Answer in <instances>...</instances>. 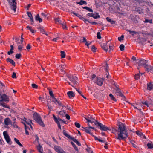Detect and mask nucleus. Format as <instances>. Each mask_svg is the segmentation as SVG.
Instances as JSON below:
<instances>
[{
	"mask_svg": "<svg viewBox=\"0 0 153 153\" xmlns=\"http://www.w3.org/2000/svg\"><path fill=\"white\" fill-rule=\"evenodd\" d=\"M27 14L28 15V16L29 18H30L32 17H33L32 16V14H31V13L30 12H27Z\"/></svg>",
	"mask_w": 153,
	"mask_h": 153,
	"instance_id": "obj_54",
	"label": "nucleus"
},
{
	"mask_svg": "<svg viewBox=\"0 0 153 153\" xmlns=\"http://www.w3.org/2000/svg\"><path fill=\"white\" fill-rule=\"evenodd\" d=\"M67 76L69 79L70 81L74 85L76 84L77 83V78L76 76H73L71 75H68Z\"/></svg>",
	"mask_w": 153,
	"mask_h": 153,
	"instance_id": "obj_4",
	"label": "nucleus"
},
{
	"mask_svg": "<svg viewBox=\"0 0 153 153\" xmlns=\"http://www.w3.org/2000/svg\"><path fill=\"white\" fill-rule=\"evenodd\" d=\"M77 3L78 4L80 5H82L83 4H84L85 5H86L87 4V2L83 0H81L79 2H77Z\"/></svg>",
	"mask_w": 153,
	"mask_h": 153,
	"instance_id": "obj_26",
	"label": "nucleus"
},
{
	"mask_svg": "<svg viewBox=\"0 0 153 153\" xmlns=\"http://www.w3.org/2000/svg\"><path fill=\"white\" fill-rule=\"evenodd\" d=\"M65 117L66 119L68 120H69L70 118L69 115L67 114H65Z\"/></svg>",
	"mask_w": 153,
	"mask_h": 153,
	"instance_id": "obj_62",
	"label": "nucleus"
},
{
	"mask_svg": "<svg viewBox=\"0 0 153 153\" xmlns=\"http://www.w3.org/2000/svg\"><path fill=\"white\" fill-rule=\"evenodd\" d=\"M4 124L8 126L12 124V121L9 118H7L4 119Z\"/></svg>",
	"mask_w": 153,
	"mask_h": 153,
	"instance_id": "obj_15",
	"label": "nucleus"
},
{
	"mask_svg": "<svg viewBox=\"0 0 153 153\" xmlns=\"http://www.w3.org/2000/svg\"><path fill=\"white\" fill-rule=\"evenodd\" d=\"M130 142L132 144L133 146L134 147L136 148L137 147L136 146V145L134 144V143H135V142L134 141L131 140H130Z\"/></svg>",
	"mask_w": 153,
	"mask_h": 153,
	"instance_id": "obj_36",
	"label": "nucleus"
},
{
	"mask_svg": "<svg viewBox=\"0 0 153 153\" xmlns=\"http://www.w3.org/2000/svg\"><path fill=\"white\" fill-rule=\"evenodd\" d=\"M23 48V47L21 45H19L18 46V49L20 51H21L22 49Z\"/></svg>",
	"mask_w": 153,
	"mask_h": 153,
	"instance_id": "obj_63",
	"label": "nucleus"
},
{
	"mask_svg": "<svg viewBox=\"0 0 153 153\" xmlns=\"http://www.w3.org/2000/svg\"><path fill=\"white\" fill-rule=\"evenodd\" d=\"M53 99L52 100V102H54V103H56V102H58V101L57 100L56 98L54 97H53Z\"/></svg>",
	"mask_w": 153,
	"mask_h": 153,
	"instance_id": "obj_47",
	"label": "nucleus"
},
{
	"mask_svg": "<svg viewBox=\"0 0 153 153\" xmlns=\"http://www.w3.org/2000/svg\"><path fill=\"white\" fill-rule=\"evenodd\" d=\"M71 144L74 147V148L77 151H78V149L77 147V146H76V145L75 144L72 142H71Z\"/></svg>",
	"mask_w": 153,
	"mask_h": 153,
	"instance_id": "obj_30",
	"label": "nucleus"
},
{
	"mask_svg": "<svg viewBox=\"0 0 153 153\" xmlns=\"http://www.w3.org/2000/svg\"><path fill=\"white\" fill-rule=\"evenodd\" d=\"M53 117L54 120L56 123L59 122L58 121V118H57L54 114H53Z\"/></svg>",
	"mask_w": 153,
	"mask_h": 153,
	"instance_id": "obj_40",
	"label": "nucleus"
},
{
	"mask_svg": "<svg viewBox=\"0 0 153 153\" xmlns=\"http://www.w3.org/2000/svg\"><path fill=\"white\" fill-rule=\"evenodd\" d=\"M7 1L9 4L11 9L15 12L16 8V0H7Z\"/></svg>",
	"mask_w": 153,
	"mask_h": 153,
	"instance_id": "obj_3",
	"label": "nucleus"
},
{
	"mask_svg": "<svg viewBox=\"0 0 153 153\" xmlns=\"http://www.w3.org/2000/svg\"><path fill=\"white\" fill-rule=\"evenodd\" d=\"M116 92H115L117 96H120L122 97L123 98H126L122 94L121 91V90L120 89H116Z\"/></svg>",
	"mask_w": 153,
	"mask_h": 153,
	"instance_id": "obj_11",
	"label": "nucleus"
},
{
	"mask_svg": "<svg viewBox=\"0 0 153 153\" xmlns=\"http://www.w3.org/2000/svg\"><path fill=\"white\" fill-rule=\"evenodd\" d=\"M59 114L61 115L63 117H64V115L65 114L66 112L64 110H62H62L59 112Z\"/></svg>",
	"mask_w": 153,
	"mask_h": 153,
	"instance_id": "obj_27",
	"label": "nucleus"
},
{
	"mask_svg": "<svg viewBox=\"0 0 153 153\" xmlns=\"http://www.w3.org/2000/svg\"><path fill=\"white\" fill-rule=\"evenodd\" d=\"M97 38L99 39H100L101 37V33L100 32H98L97 33Z\"/></svg>",
	"mask_w": 153,
	"mask_h": 153,
	"instance_id": "obj_46",
	"label": "nucleus"
},
{
	"mask_svg": "<svg viewBox=\"0 0 153 153\" xmlns=\"http://www.w3.org/2000/svg\"><path fill=\"white\" fill-rule=\"evenodd\" d=\"M136 134L137 135L140 136V137H143L144 138L146 139V137L143 134L140 132V131H137L136 132Z\"/></svg>",
	"mask_w": 153,
	"mask_h": 153,
	"instance_id": "obj_18",
	"label": "nucleus"
},
{
	"mask_svg": "<svg viewBox=\"0 0 153 153\" xmlns=\"http://www.w3.org/2000/svg\"><path fill=\"white\" fill-rule=\"evenodd\" d=\"M30 46V45L29 44H28L26 47V48L28 50L30 49L31 48Z\"/></svg>",
	"mask_w": 153,
	"mask_h": 153,
	"instance_id": "obj_64",
	"label": "nucleus"
},
{
	"mask_svg": "<svg viewBox=\"0 0 153 153\" xmlns=\"http://www.w3.org/2000/svg\"><path fill=\"white\" fill-rule=\"evenodd\" d=\"M0 98L3 99L4 101L5 102H8L9 101V99L7 97V95L5 94H4L1 95Z\"/></svg>",
	"mask_w": 153,
	"mask_h": 153,
	"instance_id": "obj_10",
	"label": "nucleus"
},
{
	"mask_svg": "<svg viewBox=\"0 0 153 153\" xmlns=\"http://www.w3.org/2000/svg\"><path fill=\"white\" fill-rule=\"evenodd\" d=\"M83 8L84 9H85L87 10H88V11H89V12H93V11L92 9H91L87 7H83Z\"/></svg>",
	"mask_w": 153,
	"mask_h": 153,
	"instance_id": "obj_31",
	"label": "nucleus"
},
{
	"mask_svg": "<svg viewBox=\"0 0 153 153\" xmlns=\"http://www.w3.org/2000/svg\"><path fill=\"white\" fill-rule=\"evenodd\" d=\"M104 79V78H97L96 82L97 84L100 86L102 85Z\"/></svg>",
	"mask_w": 153,
	"mask_h": 153,
	"instance_id": "obj_12",
	"label": "nucleus"
},
{
	"mask_svg": "<svg viewBox=\"0 0 153 153\" xmlns=\"http://www.w3.org/2000/svg\"><path fill=\"white\" fill-rule=\"evenodd\" d=\"M83 131H85L87 133H88L91 135H92V133L91 132V129H94V127H92L90 126H89L88 127H86L85 128L82 127H81Z\"/></svg>",
	"mask_w": 153,
	"mask_h": 153,
	"instance_id": "obj_7",
	"label": "nucleus"
},
{
	"mask_svg": "<svg viewBox=\"0 0 153 153\" xmlns=\"http://www.w3.org/2000/svg\"><path fill=\"white\" fill-rule=\"evenodd\" d=\"M145 68L148 72H151L153 73V67L149 65H148L145 67Z\"/></svg>",
	"mask_w": 153,
	"mask_h": 153,
	"instance_id": "obj_13",
	"label": "nucleus"
},
{
	"mask_svg": "<svg viewBox=\"0 0 153 153\" xmlns=\"http://www.w3.org/2000/svg\"><path fill=\"white\" fill-rule=\"evenodd\" d=\"M106 19L108 21L110 22L112 24H115L116 21L111 20V19L107 17Z\"/></svg>",
	"mask_w": 153,
	"mask_h": 153,
	"instance_id": "obj_23",
	"label": "nucleus"
},
{
	"mask_svg": "<svg viewBox=\"0 0 153 153\" xmlns=\"http://www.w3.org/2000/svg\"><path fill=\"white\" fill-rule=\"evenodd\" d=\"M147 146L149 149L153 148V144L152 143H148L147 144Z\"/></svg>",
	"mask_w": 153,
	"mask_h": 153,
	"instance_id": "obj_34",
	"label": "nucleus"
},
{
	"mask_svg": "<svg viewBox=\"0 0 153 153\" xmlns=\"http://www.w3.org/2000/svg\"><path fill=\"white\" fill-rule=\"evenodd\" d=\"M82 66V65H76V67L78 70L80 69Z\"/></svg>",
	"mask_w": 153,
	"mask_h": 153,
	"instance_id": "obj_59",
	"label": "nucleus"
},
{
	"mask_svg": "<svg viewBox=\"0 0 153 153\" xmlns=\"http://www.w3.org/2000/svg\"><path fill=\"white\" fill-rule=\"evenodd\" d=\"M33 117L34 119L38 123L39 125L44 127L45 125L43 122L42 121L41 117L36 112H35L33 114Z\"/></svg>",
	"mask_w": 153,
	"mask_h": 153,
	"instance_id": "obj_2",
	"label": "nucleus"
},
{
	"mask_svg": "<svg viewBox=\"0 0 153 153\" xmlns=\"http://www.w3.org/2000/svg\"><path fill=\"white\" fill-rule=\"evenodd\" d=\"M35 19L37 21H38L39 22H42V19L40 18L39 14L36 15L35 17Z\"/></svg>",
	"mask_w": 153,
	"mask_h": 153,
	"instance_id": "obj_24",
	"label": "nucleus"
},
{
	"mask_svg": "<svg viewBox=\"0 0 153 153\" xmlns=\"http://www.w3.org/2000/svg\"><path fill=\"white\" fill-rule=\"evenodd\" d=\"M54 149L58 153H65L61 148L57 146H54Z\"/></svg>",
	"mask_w": 153,
	"mask_h": 153,
	"instance_id": "obj_9",
	"label": "nucleus"
},
{
	"mask_svg": "<svg viewBox=\"0 0 153 153\" xmlns=\"http://www.w3.org/2000/svg\"><path fill=\"white\" fill-rule=\"evenodd\" d=\"M37 149L39 152L40 153H42V148L39 143V146H37Z\"/></svg>",
	"mask_w": 153,
	"mask_h": 153,
	"instance_id": "obj_22",
	"label": "nucleus"
},
{
	"mask_svg": "<svg viewBox=\"0 0 153 153\" xmlns=\"http://www.w3.org/2000/svg\"><path fill=\"white\" fill-rule=\"evenodd\" d=\"M140 76V73L137 74H135L134 76V78L136 80H138Z\"/></svg>",
	"mask_w": 153,
	"mask_h": 153,
	"instance_id": "obj_32",
	"label": "nucleus"
},
{
	"mask_svg": "<svg viewBox=\"0 0 153 153\" xmlns=\"http://www.w3.org/2000/svg\"><path fill=\"white\" fill-rule=\"evenodd\" d=\"M87 15L89 16L93 17L95 19H97L98 18H100V15L96 16L94 14L90 13H88L87 14Z\"/></svg>",
	"mask_w": 153,
	"mask_h": 153,
	"instance_id": "obj_16",
	"label": "nucleus"
},
{
	"mask_svg": "<svg viewBox=\"0 0 153 153\" xmlns=\"http://www.w3.org/2000/svg\"><path fill=\"white\" fill-rule=\"evenodd\" d=\"M49 94L52 98L54 97V95L53 94V92L50 89H49Z\"/></svg>",
	"mask_w": 153,
	"mask_h": 153,
	"instance_id": "obj_39",
	"label": "nucleus"
},
{
	"mask_svg": "<svg viewBox=\"0 0 153 153\" xmlns=\"http://www.w3.org/2000/svg\"><path fill=\"white\" fill-rule=\"evenodd\" d=\"M91 49L92 51L93 52H95L96 51V50L97 49V48L96 47H95L93 45L91 47Z\"/></svg>",
	"mask_w": 153,
	"mask_h": 153,
	"instance_id": "obj_41",
	"label": "nucleus"
},
{
	"mask_svg": "<svg viewBox=\"0 0 153 153\" xmlns=\"http://www.w3.org/2000/svg\"><path fill=\"white\" fill-rule=\"evenodd\" d=\"M124 37V35H122L121 37H119L118 38V40L120 42L122 40H123Z\"/></svg>",
	"mask_w": 153,
	"mask_h": 153,
	"instance_id": "obj_42",
	"label": "nucleus"
},
{
	"mask_svg": "<svg viewBox=\"0 0 153 153\" xmlns=\"http://www.w3.org/2000/svg\"><path fill=\"white\" fill-rule=\"evenodd\" d=\"M67 94L68 96L70 98H71L75 96V94L72 91H69L67 93Z\"/></svg>",
	"mask_w": 153,
	"mask_h": 153,
	"instance_id": "obj_19",
	"label": "nucleus"
},
{
	"mask_svg": "<svg viewBox=\"0 0 153 153\" xmlns=\"http://www.w3.org/2000/svg\"><path fill=\"white\" fill-rule=\"evenodd\" d=\"M60 24L61 25L63 29H65L67 28L66 26L65 25V23L63 22V23H61Z\"/></svg>",
	"mask_w": 153,
	"mask_h": 153,
	"instance_id": "obj_49",
	"label": "nucleus"
},
{
	"mask_svg": "<svg viewBox=\"0 0 153 153\" xmlns=\"http://www.w3.org/2000/svg\"><path fill=\"white\" fill-rule=\"evenodd\" d=\"M125 46L124 45L121 44L120 46V48L121 51H123L124 50Z\"/></svg>",
	"mask_w": 153,
	"mask_h": 153,
	"instance_id": "obj_38",
	"label": "nucleus"
},
{
	"mask_svg": "<svg viewBox=\"0 0 153 153\" xmlns=\"http://www.w3.org/2000/svg\"><path fill=\"white\" fill-rule=\"evenodd\" d=\"M147 89L149 91L153 89V85L151 82L148 83L147 84Z\"/></svg>",
	"mask_w": 153,
	"mask_h": 153,
	"instance_id": "obj_17",
	"label": "nucleus"
},
{
	"mask_svg": "<svg viewBox=\"0 0 153 153\" xmlns=\"http://www.w3.org/2000/svg\"><path fill=\"white\" fill-rule=\"evenodd\" d=\"M145 22H149L150 23H152V19L151 20H148L147 19H146L145 21Z\"/></svg>",
	"mask_w": 153,
	"mask_h": 153,
	"instance_id": "obj_50",
	"label": "nucleus"
},
{
	"mask_svg": "<svg viewBox=\"0 0 153 153\" xmlns=\"http://www.w3.org/2000/svg\"><path fill=\"white\" fill-rule=\"evenodd\" d=\"M148 61L143 59H141L139 60L138 62H137V63L139 65V66H144V68L145 67L148 65L147 64Z\"/></svg>",
	"mask_w": 153,
	"mask_h": 153,
	"instance_id": "obj_5",
	"label": "nucleus"
},
{
	"mask_svg": "<svg viewBox=\"0 0 153 153\" xmlns=\"http://www.w3.org/2000/svg\"><path fill=\"white\" fill-rule=\"evenodd\" d=\"M3 134L7 142L9 144H11L12 143V142L11 141L10 139L7 132L6 131H4L3 133Z\"/></svg>",
	"mask_w": 153,
	"mask_h": 153,
	"instance_id": "obj_6",
	"label": "nucleus"
},
{
	"mask_svg": "<svg viewBox=\"0 0 153 153\" xmlns=\"http://www.w3.org/2000/svg\"><path fill=\"white\" fill-rule=\"evenodd\" d=\"M91 44V42H87V41L85 43V45H86L87 46L88 48L89 47V45H90Z\"/></svg>",
	"mask_w": 153,
	"mask_h": 153,
	"instance_id": "obj_58",
	"label": "nucleus"
},
{
	"mask_svg": "<svg viewBox=\"0 0 153 153\" xmlns=\"http://www.w3.org/2000/svg\"><path fill=\"white\" fill-rule=\"evenodd\" d=\"M14 128H18V126L16 125V124L15 123V122H13V123H12V124H10Z\"/></svg>",
	"mask_w": 153,
	"mask_h": 153,
	"instance_id": "obj_43",
	"label": "nucleus"
},
{
	"mask_svg": "<svg viewBox=\"0 0 153 153\" xmlns=\"http://www.w3.org/2000/svg\"><path fill=\"white\" fill-rule=\"evenodd\" d=\"M61 56L62 58H64L65 56V52L63 51H61Z\"/></svg>",
	"mask_w": 153,
	"mask_h": 153,
	"instance_id": "obj_35",
	"label": "nucleus"
},
{
	"mask_svg": "<svg viewBox=\"0 0 153 153\" xmlns=\"http://www.w3.org/2000/svg\"><path fill=\"white\" fill-rule=\"evenodd\" d=\"M12 77L13 78H16V74L15 72H13V74L12 75Z\"/></svg>",
	"mask_w": 153,
	"mask_h": 153,
	"instance_id": "obj_60",
	"label": "nucleus"
},
{
	"mask_svg": "<svg viewBox=\"0 0 153 153\" xmlns=\"http://www.w3.org/2000/svg\"><path fill=\"white\" fill-rule=\"evenodd\" d=\"M88 148L86 149L87 151L88 152V153H92L93 151L91 150V148L88 147Z\"/></svg>",
	"mask_w": 153,
	"mask_h": 153,
	"instance_id": "obj_44",
	"label": "nucleus"
},
{
	"mask_svg": "<svg viewBox=\"0 0 153 153\" xmlns=\"http://www.w3.org/2000/svg\"><path fill=\"white\" fill-rule=\"evenodd\" d=\"M63 134L65 136L70 139L71 137L69 135L67 134L66 131L64 130L63 131Z\"/></svg>",
	"mask_w": 153,
	"mask_h": 153,
	"instance_id": "obj_25",
	"label": "nucleus"
},
{
	"mask_svg": "<svg viewBox=\"0 0 153 153\" xmlns=\"http://www.w3.org/2000/svg\"><path fill=\"white\" fill-rule=\"evenodd\" d=\"M75 126L78 128H79L80 127V125L79 123H78L77 122H75Z\"/></svg>",
	"mask_w": 153,
	"mask_h": 153,
	"instance_id": "obj_52",
	"label": "nucleus"
},
{
	"mask_svg": "<svg viewBox=\"0 0 153 153\" xmlns=\"http://www.w3.org/2000/svg\"><path fill=\"white\" fill-rule=\"evenodd\" d=\"M101 47L106 52L108 51L107 46V43H100Z\"/></svg>",
	"mask_w": 153,
	"mask_h": 153,
	"instance_id": "obj_14",
	"label": "nucleus"
},
{
	"mask_svg": "<svg viewBox=\"0 0 153 153\" xmlns=\"http://www.w3.org/2000/svg\"><path fill=\"white\" fill-rule=\"evenodd\" d=\"M56 22H58L59 23H61V21L60 19L59 18H57V19H55Z\"/></svg>",
	"mask_w": 153,
	"mask_h": 153,
	"instance_id": "obj_56",
	"label": "nucleus"
},
{
	"mask_svg": "<svg viewBox=\"0 0 153 153\" xmlns=\"http://www.w3.org/2000/svg\"><path fill=\"white\" fill-rule=\"evenodd\" d=\"M58 121H59H59L61 122L60 123H64L65 124H66V123L65 121H63V120H62L61 118H58Z\"/></svg>",
	"mask_w": 153,
	"mask_h": 153,
	"instance_id": "obj_53",
	"label": "nucleus"
},
{
	"mask_svg": "<svg viewBox=\"0 0 153 153\" xmlns=\"http://www.w3.org/2000/svg\"><path fill=\"white\" fill-rule=\"evenodd\" d=\"M6 61L7 62H9L10 63L12 64L14 66H15V63L14 61L11 59L10 58H8L7 59Z\"/></svg>",
	"mask_w": 153,
	"mask_h": 153,
	"instance_id": "obj_20",
	"label": "nucleus"
},
{
	"mask_svg": "<svg viewBox=\"0 0 153 153\" xmlns=\"http://www.w3.org/2000/svg\"><path fill=\"white\" fill-rule=\"evenodd\" d=\"M108 74H105V76H106V77L108 79L109 78L111 77V76L109 75V73L108 71H107Z\"/></svg>",
	"mask_w": 153,
	"mask_h": 153,
	"instance_id": "obj_55",
	"label": "nucleus"
},
{
	"mask_svg": "<svg viewBox=\"0 0 153 153\" xmlns=\"http://www.w3.org/2000/svg\"><path fill=\"white\" fill-rule=\"evenodd\" d=\"M32 87L34 88H38V86L35 84L33 83L31 85Z\"/></svg>",
	"mask_w": 153,
	"mask_h": 153,
	"instance_id": "obj_51",
	"label": "nucleus"
},
{
	"mask_svg": "<svg viewBox=\"0 0 153 153\" xmlns=\"http://www.w3.org/2000/svg\"><path fill=\"white\" fill-rule=\"evenodd\" d=\"M85 118L87 120V121L88 122V125L89 126H91L90 123H91V124H92V123L94 124V123L96 122V121H97V120H94L93 118L91 117H88V118Z\"/></svg>",
	"mask_w": 153,
	"mask_h": 153,
	"instance_id": "obj_8",
	"label": "nucleus"
},
{
	"mask_svg": "<svg viewBox=\"0 0 153 153\" xmlns=\"http://www.w3.org/2000/svg\"><path fill=\"white\" fill-rule=\"evenodd\" d=\"M109 96L112 100L114 101H116V99L114 97L113 95L111 94H110Z\"/></svg>",
	"mask_w": 153,
	"mask_h": 153,
	"instance_id": "obj_33",
	"label": "nucleus"
},
{
	"mask_svg": "<svg viewBox=\"0 0 153 153\" xmlns=\"http://www.w3.org/2000/svg\"><path fill=\"white\" fill-rule=\"evenodd\" d=\"M70 139L71 140H72L73 141H74V142L76 143V142L78 141L77 140L74 138V137H71V139Z\"/></svg>",
	"mask_w": 153,
	"mask_h": 153,
	"instance_id": "obj_57",
	"label": "nucleus"
},
{
	"mask_svg": "<svg viewBox=\"0 0 153 153\" xmlns=\"http://www.w3.org/2000/svg\"><path fill=\"white\" fill-rule=\"evenodd\" d=\"M141 103L144 105H146L147 107H148L149 106V105L148 104L147 101H143L141 102Z\"/></svg>",
	"mask_w": 153,
	"mask_h": 153,
	"instance_id": "obj_37",
	"label": "nucleus"
},
{
	"mask_svg": "<svg viewBox=\"0 0 153 153\" xmlns=\"http://www.w3.org/2000/svg\"><path fill=\"white\" fill-rule=\"evenodd\" d=\"M126 31H128L129 32L130 34L132 35V36H134L135 34H136L137 33V32H136L135 31H131L130 30H128V29L126 30Z\"/></svg>",
	"mask_w": 153,
	"mask_h": 153,
	"instance_id": "obj_28",
	"label": "nucleus"
},
{
	"mask_svg": "<svg viewBox=\"0 0 153 153\" xmlns=\"http://www.w3.org/2000/svg\"><path fill=\"white\" fill-rule=\"evenodd\" d=\"M27 28L29 29L33 33H34L36 31H35L33 29H32L31 27H30L29 26L27 27Z\"/></svg>",
	"mask_w": 153,
	"mask_h": 153,
	"instance_id": "obj_29",
	"label": "nucleus"
},
{
	"mask_svg": "<svg viewBox=\"0 0 153 153\" xmlns=\"http://www.w3.org/2000/svg\"><path fill=\"white\" fill-rule=\"evenodd\" d=\"M10 47L11 48L10 50V51H8L7 53L9 55H10L11 54H12L14 53V52L13 51V50L14 49L13 46V45H11L10 46Z\"/></svg>",
	"mask_w": 153,
	"mask_h": 153,
	"instance_id": "obj_21",
	"label": "nucleus"
},
{
	"mask_svg": "<svg viewBox=\"0 0 153 153\" xmlns=\"http://www.w3.org/2000/svg\"><path fill=\"white\" fill-rule=\"evenodd\" d=\"M38 29L40 30V32L43 34H44V33L45 32V31L44 30V29L43 28H42L41 27H39L38 28Z\"/></svg>",
	"mask_w": 153,
	"mask_h": 153,
	"instance_id": "obj_45",
	"label": "nucleus"
},
{
	"mask_svg": "<svg viewBox=\"0 0 153 153\" xmlns=\"http://www.w3.org/2000/svg\"><path fill=\"white\" fill-rule=\"evenodd\" d=\"M56 123L58 125V128H59L61 130V125L60 124V122H59Z\"/></svg>",
	"mask_w": 153,
	"mask_h": 153,
	"instance_id": "obj_61",
	"label": "nucleus"
},
{
	"mask_svg": "<svg viewBox=\"0 0 153 153\" xmlns=\"http://www.w3.org/2000/svg\"><path fill=\"white\" fill-rule=\"evenodd\" d=\"M21 56V54H17L15 56V57L17 59H19Z\"/></svg>",
	"mask_w": 153,
	"mask_h": 153,
	"instance_id": "obj_48",
	"label": "nucleus"
},
{
	"mask_svg": "<svg viewBox=\"0 0 153 153\" xmlns=\"http://www.w3.org/2000/svg\"><path fill=\"white\" fill-rule=\"evenodd\" d=\"M94 124L96 125H97L98 126H100L101 130L103 131H107L108 130L115 134L117 135L118 137H115L116 139L120 140H125L128 137V133L126 131V127L122 123H118L117 129H116L113 127H112L111 129H109L105 125H103L97 121H96Z\"/></svg>",
	"mask_w": 153,
	"mask_h": 153,
	"instance_id": "obj_1",
	"label": "nucleus"
}]
</instances>
